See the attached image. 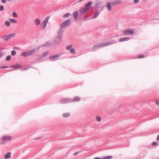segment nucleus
Returning <instances> with one entry per match:
<instances>
[{
  "instance_id": "nucleus-1",
  "label": "nucleus",
  "mask_w": 159,
  "mask_h": 159,
  "mask_svg": "<svg viewBox=\"0 0 159 159\" xmlns=\"http://www.w3.org/2000/svg\"><path fill=\"white\" fill-rule=\"evenodd\" d=\"M35 51L32 50L30 51H28L26 52H22L21 53V55L24 57H26L33 54L34 52Z\"/></svg>"
},
{
  "instance_id": "nucleus-2",
  "label": "nucleus",
  "mask_w": 159,
  "mask_h": 159,
  "mask_svg": "<svg viewBox=\"0 0 159 159\" xmlns=\"http://www.w3.org/2000/svg\"><path fill=\"white\" fill-rule=\"evenodd\" d=\"M15 35L16 34L14 33H13L11 34L4 36L2 39L4 40L7 41L10 39L14 37Z\"/></svg>"
},
{
  "instance_id": "nucleus-3",
  "label": "nucleus",
  "mask_w": 159,
  "mask_h": 159,
  "mask_svg": "<svg viewBox=\"0 0 159 159\" xmlns=\"http://www.w3.org/2000/svg\"><path fill=\"white\" fill-rule=\"evenodd\" d=\"M92 2H89L87 4L85 5V7L81 11V12L84 13L87 11L89 9V7H90Z\"/></svg>"
},
{
  "instance_id": "nucleus-4",
  "label": "nucleus",
  "mask_w": 159,
  "mask_h": 159,
  "mask_svg": "<svg viewBox=\"0 0 159 159\" xmlns=\"http://www.w3.org/2000/svg\"><path fill=\"white\" fill-rule=\"evenodd\" d=\"M134 31L132 30L127 29L123 31V34L125 35H128L133 34Z\"/></svg>"
},
{
  "instance_id": "nucleus-5",
  "label": "nucleus",
  "mask_w": 159,
  "mask_h": 159,
  "mask_svg": "<svg viewBox=\"0 0 159 159\" xmlns=\"http://www.w3.org/2000/svg\"><path fill=\"white\" fill-rule=\"evenodd\" d=\"M70 23V21L69 19L67 20L62 23L60 27L61 28L64 27L69 25Z\"/></svg>"
},
{
  "instance_id": "nucleus-6",
  "label": "nucleus",
  "mask_w": 159,
  "mask_h": 159,
  "mask_svg": "<svg viewBox=\"0 0 159 159\" xmlns=\"http://www.w3.org/2000/svg\"><path fill=\"white\" fill-rule=\"evenodd\" d=\"M49 18L47 17L44 20L43 23L41 24L42 27L43 29H44L46 27L47 23L48 21Z\"/></svg>"
},
{
  "instance_id": "nucleus-7",
  "label": "nucleus",
  "mask_w": 159,
  "mask_h": 159,
  "mask_svg": "<svg viewBox=\"0 0 159 159\" xmlns=\"http://www.w3.org/2000/svg\"><path fill=\"white\" fill-rule=\"evenodd\" d=\"M12 139V137L10 136H4L2 138L3 141H10Z\"/></svg>"
},
{
  "instance_id": "nucleus-8",
  "label": "nucleus",
  "mask_w": 159,
  "mask_h": 159,
  "mask_svg": "<svg viewBox=\"0 0 159 159\" xmlns=\"http://www.w3.org/2000/svg\"><path fill=\"white\" fill-rule=\"evenodd\" d=\"M130 39V38L129 37H126L124 38H122L120 39L119 40V42L125 41L129 40Z\"/></svg>"
},
{
  "instance_id": "nucleus-9",
  "label": "nucleus",
  "mask_w": 159,
  "mask_h": 159,
  "mask_svg": "<svg viewBox=\"0 0 159 159\" xmlns=\"http://www.w3.org/2000/svg\"><path fill=\"white\" fill-rule=\"evenodd\" d=\"M22 67L21 65L19 64H17L11 66V67L14 69H18Z\"/></svg>"
},
{
  "instance_id": "nucleus-10",
  "label": "nucleus",
  "mask_w": 159,
  "mask_h": 159,
  "mask_svg": "<svg viewBox=\"0 0 159 159\" xmlns=\"http://www.w3.org/2000/svg\"><path fill=\"white\" fill-rule=\"evenodd\" d=\"M11 153L10 152L7 153L4 156L5 159H7L11 157Z\"/></svg>"
},
{
  "instance_id": "nucleus-11",
  "label": "nucleus",
  "mask_w": 159,
  "mask_h": 159,
  "mask_svg": "<svg viewBox=\"0 0 159 159\" xmlns=\"http://www.w3.org/2000/svg\"><path fill=\"white\" fill-rule=\"evenodd\" d=\"M34 22L35 24L36 25H39L40 24V20L39 19H37V18L35 19L34 20Z\"/></svg>"
},
{
  "instance_id": "nucleus-12",
  "label": "nucleus",
  "mask_w": 159,
  "mask_h": 159,
  "mask_svg": "<svg viewBox=\"0 0 159 159\" xmlns=\"http://www.w3.org/2000/svg\"><path fill=\"white\" fill-rule=\"evenodd\" d=\"M4 24L5 26L9 27L10 26L11 24L9 21L6 20L5 21Z\"/></svg>"
},
{
  "instance_id": "nucleus-13",
  "label": "nucleus",
  "mask_w": 159,
  "mask_h": 159,
  "mask_svg": "<svg viewBox=\"0 0 159 159\" xmlns=\"http://www.w3.org/2000/svg\"><path fill=\"white\" fill-rule=\"evenodd\" d=\"M59 57V55H56V56H53L52 57H50L49 59L52 60H53Z\"/></svg>"
},
{
  "instance_id": "nucleus-14",
  "label": "nucleus",
  "mask_w": 159,
  "mask_h": 159,
  "mask_svg": "<svg viewBox=\"0 0 159 159\" xmlns=\"http://www.w3.org/2000/svg\"><path fill=\"white\" fill-rule=\"evenodd\" d=\"M121 2L122 1L121 0H116L114 2V4H120Z\"/></svg>"
},
{
  "instance_id": "nucleus-15",
  "label": "nucleus",
  "mask_w": 159,
  "mask_h": 159,
  "mask_svg": "<svg viewBox=\"0 0 159 159\" xmlns=\"http://www.w3.org/2000/svg\"><path fill=\"white\" fill-rule=\"evenodd\" d=\"M70 13H66L64 14L63 15V18H68L70 16Z\"/></svg>"
},
{
  "instance_id": "nucleus-16",
  "label": "nucleus",
  "mask_w": 159,
  "mask_h": 159,
  "mask_svg": "<svg viewBox=\"0 0 159 159\" xmlns=\"http://www.w3.org/2000/svg\"><path fill=\"white\" fill-rule=\"evenodd\" d=\"M63 116L64 117H67L70 116V114L69 113H65L63 114Z\"/></svg>"
},
{
  "instance_id": "nucleus-17",
  "label": "nucleus",
  "mask_w": 159,
  "mask_h": 159,
  "mask_svg": "<svg viewBox=\"0 0 159 159\" xmlns=\"http://www.w3.org/2000/svg\"><path fill=\"white\" fill-rule=\"evenodd\" d=\"M9 20L12 23H16L17 22L16 20L14 19H10Z\"/></svg>"
},
{
  "instance_id": "nucleus-18",
  "label": "nucleus",
  "mask_w": 159,
  "mask_h": 159,
  "mask_svg": "<svg viewBox=\"0 0 159 159\" xmlns=\"http://www.w3.org/2000/svg\"><path fill=\"white\" fill-rule=\"evenodd\" d=\"M96 120L98 122H100L101 120V118L98 116H97L96 117Z\"/></svg>"
},
{
  "instance_id": "nucleus-19",
  "label": "nucleus",
  "mask_w": 159,
  "mask_h": 159,
  "mask_svg": "<svg viewBox=\"0 0 159 159\" xmlns=\"http://www.w3.org/2000/svg\"><path fill=\"white\" fill-rule=\"evenodd\" d=\"M74 17L75 19L76 20L77 17L78 16V12H75L74 13Z\"/></svg>"
},
{
  "instance_id": "nucleus-20",
  "label": "nucleus",
  "mask_w": 159,
  "mask_h": 159,
  "mask_svg": "<svg viewBox=\"0 0 159 159\" xmlns=\"http://www.w3.org/2000/svg\"><path fill=\"white\" fill-rule=\"evenodd\" d=\"M12 16L15 18H17V15L16 13L15 12H13L12 13Z\"/></svg>"
},
{
  "instance_id": "nucleus-21",
  "label": "nucleus",
  "mask_w": 159,
  "mask_h": 159,
  "mask_svg": "<svg viewBox=\"0 0 159 159\" xmlns=\"http://www.w3.org/2000/svg\"><path fill=\"white\" fill-rule=\"evenodd\" d=\"M4 9V8L3 5H2L0 6V11H3Z\"/></svg>"
},
{
  "instance_id": "nucleus-22",
  "label": "nucleus",
  "mask_w": 159,
  "mask_h": 159,
  "mask_svg": "<svg viewBox=\"0 0 159 159\" xmlns=\"http://www.w3.org/2000/svg\"><path fill=\"white\" fill-rule=\"evenodd\" d=\"M70 52L72 53H74L75 52V50L74 49L72 48L70 50Z\"/></svg>"
},
{
  "instance_id": "nucleus-23",
  "label": "nucleus",
  "mask_w": 159,
  "mask_h": 159,
  "mask_svg": "<svg viewBox=\"0 0 159 159\" xmlns=\"http://www.w3.org/2000/svg\"><path fill=\"white\" fill-rule=\"evenodd\" d=\"M48 54V52H45L43 54L42 57H45V56H46Z\"/></svg>"
},
{
  "instance_id": "nucleus-24",
  "label": "nucleus",
  "mask_w": 159,
  "mask_h": 159,
  "mask_svg": "<svg viewBox=\"0 0 159 159\" xmlns=\"http://www.w3.org/2000/svg\"><path fill=\"white\" fill-rule=\"evenodd\" d=\"M11 59V57L10 56H8L6 58V60L7 61H9Z\"/></svg>"
},
{
  "instance_id": "nucleus-25",
  "label": "nucleus",
  "mask_w": 159,
  "mask_h": 159,
  "mask_svg": "<svg viewBox=\"0 0 159 159\" xmlns=\"http://www.w3.org/2000/svg\"><path fill=\"white\" fill-rule=\"evenodd\" d=\"M104 46H105V45H102V44H101L100 45H96L94 46V47L96 48H98V47H100Z\"/></svg>"
},
{
  "instance_id": "nucleus-26",
  "label": "nucleus",
  "mask_w": 159,
  "mask_h": 159,
  "mask_svg": "<svg viewBox=\"0 0 159 159\" xmlns=\"http://www.w3.org/2000/svg\"><path fill=\"white\" fill-rule=\"evenodd\" d=\"M16 54V52L15 51L13 50V51H12L11 52V54L12 56H14Z\"/></svg>"
},
{
  "instance_id": "nucleus-27",
  "label": "nucleus",
  "mask_w": 159,
  "mask_h": 159,
  "mask_svg": "<svg viewBox=\"0 0 159 159\" xmlns=\"http://www.w3.org/2000/svg\"><path fill=\"white\" fill-rule=\"evenodd\" d=\"M144 57V55H139L138 57V58H143Z\"/></svg>"
},
{
  "instance_id": "nucleus-28",
  "label": "nucleus",
  "mask_w": 159,
  "mask_h": 159,
  "mask_svg": "<svg viewBox=\"0 0 159 159\" xmlns=\"http://www.w3.org/2000/svg\"><path fill=\"white\" fill-rule=\"evenodd\" d=\"M72 45H69L66 47V49L68 50H69V49H70V48H72Z\"/></svg>"
},
{
  "instance_id": "nucleus-29",
  "label": "nucleus",
  "mask_w": 159,
  "mask_h": 159,
  "mask_svg": "<svg viewBox=\"0 0 159 159\" xmlns=\"http://www.w3.org/2000/svg\"><path fill=\"white\" fill-rule=\"evenodd\" d=\"M66 101V99H62L61 101V103H64Z\"/></svg>"
},
{
  "instance_id": "nucleus-30",
  "label": "nucleus",
  "mask_w": 159,
  "mask_h": 159,
  "mask_svg": "<svg viewBox=\"0 0 159 159\" xmlns=\"http://www.w3.org/2000/svg\"><path fill=\"white\" fill-rule=\"evenodd\" d=\"M101 159H109V157L107 156L103 157Z\"/></svg>"
},
{
  "instance_id": "nucleus-31",
  "label": "nucleus",
  "mask_w": 159,
  "mask_h": 159,
  "mask_svg": "<svg viewBox=\"0 0 159 159\" xmlns=\"http://www.w3.org/2000/svg\"><path fill=\"white\" fill-rule=\"evenodd\" d=\"M139 0H134V2L135 3H138L139 2Z\"/></svg>"
},
{
  "instance_id": "nucleus-32",
  "label": "nucleus",
  "mask_w": 159,
  "mask_h": 159,
  "mask_svg": "<svg viewBox=\"0 0 159 159\" xmlns=\"http://www.w3.org/2000/svg\"><path fill=\"white\" fill-rule=\"evenodd\" d=\"M1 2L2 3H6L7 2L6 0H1Z\"/></svg>"
},
{
  "instance_id": "nucleus-33",
  "label": "nucleus",
  "mask_w": 159,
  "mask_h": 159,
  "mask_svg": "<svg viewBox=\"0 0 159 159\" xmlns=\"http://www.w3.org/2000/svg\"><path fill=\"white\" fill-rule=\"evenodd\" d=\"M157 143L156 142H153L152 143V145H156Z\"/></svg>"
},
{
  "instance_id": "nucleus-34",
  "label": "nucleus",
  "mask_w": 159,
  "mask_h": 159,
  "mask_svg": "<svg viewBox=\"0 0 159 159\" xmlns=\"http://www.w3.org/2000/svg\"><path fill=\"white\" fill-rule=\"evenodd\" d=\"M74 100L75 101H78L80 100V98H79L76 97V98H75Z\"/></svg>"
},
{
  "instance_id": "nucleus-35",
  "label": "nucleus",
  "mask_w": 159,
  "mask_h": 159,
  "mask_svg": "<svg viewBox=\"0 0 159 159\" xmlns=\"http://www.w3.org/2000/svg\"><path fill=\"white\" fill-rule=\"evenodd\" d=\"M1 68H8V67L7 66H2L0 67Z\"/></svg>"
},
{
  "instance_id": "nucleus-36",
  "label": "nucleus",
  "mask_w": 159,
  "mask_h": 159,
  "mask_svg": "<svg viewBox=\"0 0 159 159\" xmlns=\"http://www.w3.org/2000/svg\"><path fill=\"white\" fill-rule=\"evenodd\" d=\"M98 14H99L98 13H96L95 14V15L93 16V18H94V17H95L97 16H98Z\"/></svg>"
},
{
  "instance_id": "nucleus-37",
  "label": "nucleus",
  "mask_w": 159,
  "mask_h": 159,
  "mask_svg": "<svg viewBox=\"0 0 159 159\" xmlns=\"http://www.w3.org/2000/svg\"><path fill=\"white\" fill-rule=\"evenodd\" d=\"M156 104L157 105H159V101H156Z\"/></svg>"
},
{
  "instance_id": "nucleus-38",
  "label": "nucleus",
  "mask_w": 159,
  "mask_h": 159,
  "mask_svg": "<svg viewBox=\"0 0 159 159\" xmlns=\"http://www.w3.org/2000/svg\"><path fill=\"white\" fill-rule=\"evenodd\" d=\"M107 8L108 10L109 9V4H108L107 5Z\"/></svg>"
},
{
  "instance_id": "nucleus-39",
  "label": "nucleus",
  "mask_w": 159,
  "mask_h": 159,
  "mask_svg": "<svg viewBox=\"0 0 159 159\" xmlns=\"http://www.w3.org/2000/svg\"><path fill=\"white\" fill-rule=\"evenodd\" d=\"M157 140L159 141V135H158L157 138Z\"/></svg>"
},
{
  "instance_id": "nucleus-40",
  "label": "nucleus",
  "mask_w": 159,
  "mask_h": 159,
  "mask_svg": "<svg viewBox=\"0 0 159 159\" xmlns=\"http://www.w3.org/2000/svg\"><path fill=\"white\" fill-rule=\"evenodd\" d=\"M94 159H101L99 157H95L94 158Z\"/></svg>"
},
{
  "instance_id": "nucleus-41",
  "label": "nucleus",
  "mask_w": 159,
  "mask_h": 159,
  "mask_svg": "<svg viewBox=\"0 0 159 159\" xmlns=\"http://www.w3.org/2000/svg\"><path fill=\"white\" fill-rule=\"evenodd\" d=\"M112 157V156H110V159Z\"/></svg>"
},
{
  "instance_id": "nucleus-42",
  "label": "nucleus",
  "mask_w": 159,
  "mask_h": 159,
  "mask_svg": "<svg viewBox=\"0 0 159 159\" xmlns=\"http://www.w3.org/2000/svg\"><path fill=\"white\" fill-rule=\"evenodd\" d=\"M9 2H11L12 0H7Z\"/></svg>"
},
{
  "instance_id": "nucleus-43",
  "label": "nucleus",
  "mask_w": 159,
  "mask_h": 159,
  "mask_svg": "<svg viewBox=\"0 0 159 159\" xmlns=\"http://www.w3.org/2000/svg\"><path fill=\"white\" fill-rule=\"evenodd\" d=\"M110 10L111 9V5L110 4Z\"/></svg>"
},
{
  "instance_id": "nucleus-44",
  "label": "nucleus",
  "mask_w": 159,
  "mask_h": 159,
  "mask_svg": "<svg viewBox=\"0 0 159 159\" xmlns=\"http://www.w3.org/2000/svg\"><path fill=\"white\" fill-rule=\"evenodd\" d=\"M77 152H75V153H74V155H76V154H77Z\"/></svg>"
},
{
  "instance_id": "nucleus-45",
  "label": "nucleus",
  "mask_w": 159,
  "mask_h": 159,
  "mask_svg": "<svg viewBox=\"0 0 159 159\" xmlns=\"http://www.w3.org/2000/svg\"><path fill=\"white\" fill-rule=\"evenodd\" d=\"M83 0H80L79 1V2H81V1H83Z\"/></svg>"
}]
</instances>
